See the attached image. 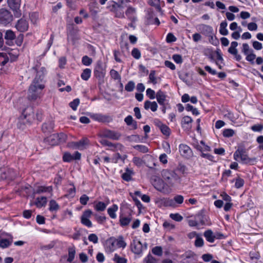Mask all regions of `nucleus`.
Returning <instances> with one entry per match:
<instances>
[{"label":"nucleus","mask_w":263,"mask_h":263,"mask_svg":"<svg viewBox=\"0 0 263 263\" xmlns=\"http://www.w3.org/2000/svg\"><path fill=\"white\" fill-rule=\"evenodd\" d=\"M36 72V76L29 87L28 98L30 100H35L40 98L42 89L44 88L43 84L45 76L46 74V70L44 67H40L36 64L32 68Z\"/></svg>","instance_id":"f257e3e1"},{"label":"nucleus","mask_w":263,"mask_h":263,"mask_svg":"<svg viewBox=\"0 0 263 263\" xmlns=\"http://www.w3.org/2000/svg\"><path fill=\"white\" fill-rule=\"evenodd\" d=\"M34 120L33 108L32 107H28L23 110L22 115L18 118L17 127L23 130L27 125H30Z\"/></svg>","instance_id":"f03ea898"},{"label":"nucleus","mask_w":263,"mask_h":263,"mask_svg":"<svg viewBox=\"0 0 263 263\" xmlns=\"http://www.w3.org/2000/svg\"><path fill=\"white\" fill-rule=\"evenodd\" d=\"M238 158H240L243 164L254 165L256 162V158H250L247 154L246 149L243 147H239L234 153V159L237 160Z\"/></svg>","instance_id":"7ed1b4c3"},{"label":"nucleus","mask_w":263,"mask_h":263,"mask_svg":"<svg viewBox=\"0 0 263 263\" xmlns=\"http://www.w3.org/2000/svg\"><path fill=\"white\" fill-rule=\"evenodd\" d=\"M163 178L170 185H173L180 180L179 176L174 171L163 170L161 173Z\"/></svg>","instance_id":"20e7f679"},{"label":"nucleus","mask_w":263,"mask_h":263,"mask_svg":"<svg viewBox=\"0 0 263 263\" xmlns=\"http://www.w3.org/2000/svg\"><path fill=\"white\" fill-rule=\"evenodd\" d=\"M106 74V65L101 61H98L94 69V75L100 81H103Z\"/></svg>","instance_id":"39448f33"},{"label":"nucleus","mask_w":263,"mask_h":263,"mask_svg":"<svg viewBox=\"0 0 263 263\" xmlns=\"http://www.w3.org/2000/svg\"><path fill=\"white\" fill-rule=\"evenodd\" d=\"M13 20V15L10 11L5 9L0 10V24L7 25Z\"/></svg>","instance_id":"423d86ee"},{"label":"nucleus","mask_w":263,"mask_h":263,"mask_svg":"<svg viewBox=\"0 0 263 263\" xmlns=\"http://www.w3.org/2000/svg\"><path fill=\"white\" fill-rule=\"evenodd\" d=\"M21 0H7L9 7L13 11L14 15L16 17L21 16V12L20 10Z\"/></svg>","instance_id":"0eeeda50"},{"label":"nucleus","mask_w":263,"mask_h":263,"mask_svg":"<svg viewBox=\"0 0 263 263\" xmlns=\"http://www.w3.org/2000/svg\"><path fill=\"white\" fill-rule=\"evenodd\" d=\"M121 136L120 133L109 129L103 130L100 135V137L101 138H107L115 140H119Z\"/></svg>","instance_id":"6e6552de"},{"label":"nucleus","mask_w":263,"mask_h":263,"mask_svg":"<svg viewBox=\"0 0 263 263\" xmlns=\"http://www.w3.org/2000/svg\"><path fill=\"white\" fill-rule=\"evenodd\" d=\"M90 117L95 121L102 123H109L112 120L110 116L101 114H92L90 115Z\"/></svg>","instance_id":"1a4fd4ad"},{"label":"nucleus","mask_w":263,"mask_h":263,"mask_svg":"<svg viewBox=\"0 0 263 263\" xmlns=\"http://www.w3.org/2000/svg\"><path fill=\"white\" fill-rule=\"evenodd\" d=\"M16 176V173L12 168H6L2 172L1 178L3 180L8 179L9 180H14Z\"/></svg>","instance_id":"9d476101"},{"label":"nucleus","mask_w":263,"mask_h":263,"mask_svg":"<svg viewBox=\"0 0 263 263\" xmlns=\"http://www.w3.org/2000/svg\"><path fill=\"white\" fill-rule=\"evenodd\" d=\"M92 214V211L88 209L83 212L81 217V223L88 228L91 227L92 225L91 221L89 219V218L90 217Z\"/></svg>","instance_id":"9b49d317"},{"label":"nucleus","mask_w":263,"mask_h":263,"mask_svg":"<svg viewBox=\"0 0 263 263\" xmlns=\"http://www.w3.org/2000/svg\"><path fill=\"white\" fill-rule=\"evenodd\" d=\"M131 251L135 254L139 255L142 252V245L141 242L134 239L130 245Z\"/></svg>","instance_id":"f8f14e48"},{"label":"nucleus","mask_w":263,"mask_h":263,"mask_svg":"<svg viewBox=\"0 0 263 263\" xmlns=\"http://www.w3.org/2000/svg\"><path fill=\"white\" fill-rule=\"evenodd\" d=\"M81 158V154L79 152H75L73 155L69 152H65L63 156V160L66 162H70L73 160H79Z\"/></svg>","instance_id":"ddd939ff"},{"label":"nucleus","mask_w":263,"mask_h":263,"mask_svg":"<svg viewBox=\"0 0 263 263\" xmlns=\"http://www.w3.org/2000/svg\"><path fill=\"white\" fill-rule=\"evenodd\" d=\"M197 30L202 34L208 36L210 35L214 31L213 27L203 24H201L197 26Z\"/></svg>","instance_id":"4468645a"},{"label":"nucleus","mask_w":263,"mask_h":263,"mask_svg":"<svg viewBox=\"0 0 263 263\" xmlns=\"http://www.w3.org/2000/svg\"><path fill=\"white\" fill-rule=\"evenodd\" d=\"M179 150L181 155L185 158H189L192 155L191 148L186 144H180L179 146Z\"/></svg>","instance_id":"2eb2a0df"},{"label":"nucleus","mask_w":263,"mask_h":263,"mask_svg":"<svg viewBox=\"0 0 263 263\" xmlns=\"http://www.w3.org/2000/svg\"><path fill=\"white\" fill-rule=\"evenodd\" d=\"M28 27L29 25L28 22L23 18L18 20L15 25V28L21 32L26 31L28 30Z\"/></svg>","instance_id":"dca6fc26"},{"label":"nucleus","mask_w":263,"mask_h":263,"mask_svg":"<svg viewBox=\"0 0 263 263\" xmlns=\"http://www.w3.org/2000/svg\"><path fill=\"white\" fill-rule=\"evenodd\" d=\"M4 32V39L6 40V44L10 46L13 45V41L16 39V35L14 32L11 30H7Z\"/></svg>","instance_id":"f3484780"},{"label":"nucleus","mask_w":263,"mask_h":263,"mask_svg":"<svg viewBox=\"0 0 263 263\" xmlns=\"http://www.w3.org/2000/svg\"><path fill=\"white\" fill-rule=\"evenodd\" d=\"M117 249L115 238L111 237L106 241L105 245V251L110 253L114 251Z\"/></svg>","instance_id":"a211bd4d"},{"label":"nucleus","mask_w":263,"mask_h":263,"mask_svg":"<svg viewBox=\"0 0 263 263\" xmlns=\"http://www.w3.org/2000/svg\"><path fill=\"white\" fill-rule=\"evenodd\" d=\"M132 214L130 213L127 217L124 215V214L122 212L120 213L119 216V222L121 227H125L129 224L132 220Z\"/></svg>","instance_id":"6ab92c4d"},{"label":"nucleus","mask_w":263,"mask_h":263,"mask_svg":"<svg viewBox=\"0 0 263 263\" xmlns=\"http://www.w3.org/2000/svg\"><path fill=\"white\" fill-rule=\"evenodd\" d=\"M53 122L52 121H48L43 124L42 130L44 133L48 134L53 131Z\"/></svg>","instance_id":"aec40b11"},{"label":"nucleus","mask_w":263,"mask_h":263,"mask_svg":"<svg viewBox=\"0 0 263 263\" xmlns=\"http://www.w3.org/2000/svg\"><path fill=\"white\" fill-rule=\"evenodd\" d=\"M9 237L8 238H5L0 236V247L2 248H6L13 242V237L11 235H9Z\"/></svg>","instance_id":"412c9836"},{"label":"nucleus","mask_w":263,"mask_h":263,"mask_svg":"<svg viewBox=\"0 0 263 263\" xmlns=\"http://www.w3.org/2000/svg\"><path fill=\"white\" fill-rule=\"evenodd\" d=\"M166 97L167 96L165 93L161 90H158L156 95L157 100L158 103L161 105H164V102L166 101Z\"/></svg>","instance_id":"4be33fe9"},{"label":"nucleus","mask_w":263,"mask_h":263,"mask_svg":"<svg viewBox=\"0 0 263 263\" xmlns=\"http://www.w3.org/2000/svg\"><path fill=\"white\" fill-rule=\"evenodd\" d=\"M153 185L156 190L162 192L164 187V183L162 179L157 177L154 180Z\"/></svg>","instance_id":"5701e85b"},{"label":"nucleus","mask_w":263,"mask_h":263,"mask_svg":"<svg viewBox=\"0 0 263 263\" xmlns=\"http://www.w3.org/2000/svg\"><path fill=\"white\" fill-rule=\"evenodd\" d=\"M144 107L146 110L151 109L152 111H156L158 108V105L155 101L151 102L150 101L147 100L145 101L144 104Z\"/></svg>","instance_id":"b1692460"},{"label":"nucleus","mask_w":263,"mask_h":263,"mask_svg":"<svg viewBox=\"0 0 263 263\" xmlns=\"http://www.w3.org/2000/svg\"><path fill=\"white\" fill-rule=\"evenodd\" d=\"M68 256L67 261L69 262H71L73 260L76 253L75 247L74 246L69 247L68 248Z\"/></svg>","instance_id":"393cba45"},{"label":"nucleus","mask_w":263,"mask_h":263,"mask_svg":"<svg viewBox=\"0 0 263 263\" xmlns=\"http://www.w3.org/2000/svg\"><path fill=\"white\" fill-rule=\"evenodd\" d=\"M118 210V206L117 204H114L111 206L107 209V213L112 219H115L117 217L116 212Z\"/></svg>","instance_id":"a878e982"},{"label":"nucleus","mask_w":263,"mask_h":263,"mask_svg":"<svg viewBox=\"0 0 263 263\" xmlns=\"http://www.w3.org/2000/svg\"><path fill=\"white\" fill-rule=\"evenodd\" d=\"M58 134H52L45 139V140L48 142L49 144L51 145H54L59 144Z\"/></svg>","instance_id":"bb28decb"},{"label":"nucleus","mask_w":263,"mask_h":263,"mask_svg":"<svg viewBox=\"0 0 263 263\" xmlns=\"http://www.w3.org/2000/svg\"><path fill=\"white\" fill-rule=\"evenodd\" d=\"M203 236L208 242L211 243L214 242V234L211 230L205 231L203 233Z\"/></svg>","instance_id":"cd10ccee"},{"label":"nucleus","mask_w":263,"mask_h":263,"mask_svg":"<svg viewBox=\"0 0 263 263\" xmlns=\"http://www.w3.org/2000/svg\"><path fill=\"white\" fill-rule=\"evenodd\" d=\"M117 248H125L127 245L126 243L124 240L122 236H119L117 238H115Z\"/></svg>","instance_id":"c85d7f7f"},{"label":"nucleus","mask_w":263,"mask_h":263,"mask_svg":"<svg viewBox=\"0 0 263 263\" xmlns=\"http://www.w3.org/2000/svg\"><path fill=\"white\" fill-rule=\"evenodd\" d=\"M47 203V198L46 197H37L36 199L35 204L37 208H42L45 206Z\"/></svg>","instance_id":"c756f323"},{"label":"nucleus","mask_w":263,"mask_h":263,"mask_svg":"<svg viewBox=\"0 0 263 263\" xmlns=\"http://www.w3.org/2000/svg\"><path fill=\"white\" fill-rule=\"evenodd\" d=\"M78 148L82 149L85 148L89 144V140L87 138H84L77 142Z\"/></svg>","instance_id":"7c9ffc66"},{"label":"nucleus","mask_w":263,"mask_h":263,"mask_svg":"<svg viewBox=\"0 0 263 263\" xmlns=\"http://www.w3.org/2000/svg\"><path fill=\"white\" fill-rule=\"evenodd\" d=\"M133 174L132 171L130 170L128 168H126L125 172L122 175V178L126 181H129L132 179V175Z\"/></svg>","instance_id":"2f4dec72"},{"label":"nucleus","mask_w":263,"mask_h":263,"mask_svg":"<svg viewBox=\"0 0 263 263\" xmlns=\"http://www.w3.org/2000/svg\"><path fill=\"white\" fill-rule=\"evenodd\" d=\"M227 23L226 21L222 22L220 24L219 32L221 35H227L228 34V30L227 29Z\"/></svg>","instance_id":"473e14b6"},{"label":"nucleus","mask_w":263,"mask_h":263,"mask_svg":"<svg viewBox=\"0 0 263 263\" xmlns=\"http://www.w3.org/2000/svg\"><path fill=\"white\" fill-rule=\"evenodd\" d=\"M91 70L89 68L85 69L81 73V78L85 81L88 80L90 77Z\"/></svg>","instance_id":"72a5a7b5"},{"label":"nucleus","mask_w":263,"mask_h":263,"mask_svg":"<svg viewBox=\"0 0 263 263\" xmlns=\"http://www.w3.org/2000/svg\"><path fill=\"white\" fill-rule=\"evenodd\" d=\"M49 210L51 212L57 211L60 209V206L54 200H51L49 202Z\"/></svg>","instance_id":"f704fd0d"},{"label":"nucleus","mask_w":263,"mask_h":263,"mask_svg":"<svg viewBox=\"0 0 263 263\" xmlns=\"http://www.w3.org/2000/svg\"><path fill=\"white\" fill-rule=\"evenodd\" d=\"M193 122V119L189 116H184L183 117L181 121V125L183 127H184V125L187 124L188 127H186L187 129H190L191 128V126H189V124Z\"/></svg>","instance_id":"c9c22d12"},{"label":"nucleus","mask_w":263,"mask_h":263,"mask_svg":"<svg viewBox=\"0 0 263 263\" xmlns=\"http://www.w3.org/2000/svg\"><path fill=\"white\" fill-rule=\"evenodd\" d=\"M112 260L116 263H127V259L126 258L120 256L117 253L114 255Z\"/></svg>","instance_id":"e433bc0d"},{"label":"nucleus","mask_w":263,"mask_h":263,"mask_svg":"<svg viewBox=\"0 0 263 263\" xmlns=\"http://www.w3.org/2000/svg\"><path fill=\"white\" fill-rule=\"evenodd\" d=\"M122 52L125 54L129 53V45L126 42L121 41L120 43Z\"/></svg>","instance_id":"4c0bfd02"},{"label":"nucleus","mask_w":263,"mask_h":263,"mask_svg":"<svg viewBox=\"0 0 263 263\" xmlns=\"http://www.w3.org/2000/svg\"><path fill=\"white\" fill-rule=\"evenodd\" d=\"M9 61V57L5 53L0 52V65L4 66Z\"/></svg>","instance_id":"58836bf2"},{"label":"nucleus","mask_w":263,"mask_h":263,"mask_svg":"<svg viewBox=\"0 0 263 263\" xmlns=\"http://www.w3.org/2000/svg\"><path fill=\"white\" fill-rule=\"evenodd\" d=\"M106 207V204L102 201H99L95 205V209L97 211H103Z\"/></svg>","instance_id":"ea45409f"},{"label":"nucleus","mask_w":263,"mask_h":263,"mask_svg":"<svg viewBox=\"0 0 263 263\" xmlns=\"http://www.w3.org/2000/svg\"><path fill=\"white\" fill-rule=\"evenodd\" d=\"M135 88V83L133 81H129L125 86V89L127 92L133 91Z\"/></svg>","instance_id":"a19ab883"},{"label":"nucleus","mask_w":263,"mask_h":263,"mask_svg":"<svg viewBox=\"0 0 263 263\" xmlns=\"http://www.w3.org/2000/svg\"><path fill=\"white\" fill-rule=\"evenodd\" d=\"M108 147H110V149L112 151H115L118 149L121 150L123 148V146L120 143H112L110 142Z\"/></svg>","instance_id":"79ce46f5"},{"label":"nucleus","mask_w":263,"mask_h":263,"mask_svg":"<svg viewBox=\"0 0 263 263\" xmlns=\"http://www.w3.org/2000/svg\"><path fill=\"white\" fill-rule=\"evenodd\" d=\"M246 59L247 61L250 62L252 64L254 63V60L256 59V55L253 53V51L251 52L246 54Z\"/></svg>","instance_id":"37998d69"},{"label":"nucleus","mask_w":263,"mask_h":263,"mask_svg":"<svg viewBox=\"0 0 263 263\" xmlns=\"http://www.w3.org/2000/svg\"><path fill=\"white\" fill-rule=\"evenodd\" d=\"M209 37V42L213 45H217L219 44V41L214 35V31L210 35L208 36Z\"/></svg>","instance_id":"c03bdc74"},{"label":"nucleus","mask_w":263,"mask_h":263,"mask_svg":"<svg viewBox=\"0 0 263 263\" xmlns=\"http://www.w3.org/2000/svg\"><path fill=\"white\" fill-rule=\"evenodd\" d=\"M161 133L165 136L168 137L171 134V129L168 126L164 124L160 129Z\"/></svg>","instance_id":"a18cd8bd"},{"label":"nucleus","mask_w":263,"mask_h":263,"mask_svg":"<svg viewBox=\"0 0 263 263\" xmlns=\"http://www.w3.org/2000/svg\"><path fill=\"white\" fill-rule=\"evenodd\" d=\"M92 60L87 55H85L82 57V63L85 66H89L91 64Z\"/></svg>","instance_id":"49530a36"},{"label":"nucleus","mask_w":263,"mask_h":263,"mask_svg":"<svg viewBox=\"0 0 263 263\" xmlns=\"http://www.w3.org/2000/svg\"><path fill=\"white\" fill-rule=\"evenodd\" d=\"M253 50L250 48L249 45L247 43H243L241 51L245 54H247L248 53L251 52Z\"/></svg>","instance_id":"de8ad7c7"},{"label":"nucleus","mask_w":263,"mask_h":263,"mask_svg":"<svg viewBox=\"0 0 263 263\" xmlns=\"http://www.w3.org/2000/svg\"><path fill=\"white\" fill-rule=\"evenodd\" d=\"M134 148L143 153H147L148 151L147 147L143 145H137L134 146Z\"/></svg>","instance_id":"09e8293b"},{"label":"nucleus","mask_w":263,"mask_h":263,"mask_svg":"<svg viewBox=\"0 0 263 263\" xmlns=\"http://www.w3.org/2000/svg\"><path fill=\"white\" fill-rule=\"evenodd\" d=\"M152 253L159 256H161L162 255V249L160 246H156L152 249Z\"/></svg>","instance_id":"8fccbe9b"},{"label":"nucleus","mask_w":263,"mask_h":263,"mask_svg":"<svg viewBox=\"0 0 263 263\" xmlns=\"http://www.w3.org/2000/svg\"><path fill=\"white\" fill-rule=\"evenodd\" d=\"M52 190V188L51 186H48V187H45V186H40L39 188L36 190L35 193L36 194H40L41 193L46 192H50Z\"/></svg>","instance_id":"3c124183"},{"label":"nucleus","mask_w":263,"mask_h":263,"mask_svg":"<svg viewBox=\"0 0 263 263\" xmlns=\"http://www.w3.org/2000/svg\"><path fill=\"white\" fill-rule=\"evenodd\" d=\"M204 245V241L203 239L199 237V236H197L196 240L195 241V246L196 247L200 248L202 247Z\"/></svg>","instance_id":"603ef678"},{"label":"nucleus","mask_w":263,"mask_h":263,"mask_svg":"<svg viewBox=\"0 0 263 263\" xmlns=\"http://www.w3.org/2000/svg\"><path fill=\"white\" fill-rule=\"evenodd\" d=\"M79 104L80 100L77 98L74 99L72 102H70L69 106L73 110H76Z\"/></svg>","instance_id":"864d4df0"},{"label":"nucleus","mask_w":263,"mask_h":263,"mask_svg":"<svg viewBox=\"0 0 263 263\" xmlns=\"http://www.w3.org/2000/svg\"><path fill=\"white\" fill-rule=\"evenodd\" d=\"M234 131L232 129H225L223 131V136L225 137L229 138L234 135Z\"/></svg>","instance_id":"5fc2aeb1"},{"label":"nucleus","mask_w":263,"mask_h":263,"mask_svg":"<svg viewBox=\"0 0 263 263\" xmlns=\"http://www.w3.org/2000/svg\"><path fill=\"white\" fill-rule=\"evenodd\" d=\"M132 56L136 59H139L141 58V52L140 50L136 48H134L132 51Z\"/></svg>","instance_id":"6e6d98bb"},{"label":"nucleus","mask_w":263,"mask_h":263,"mask_svg":"<svg viewBox=\"0 0 263 263\" xmlns=\"http://www.w3.org/2000/svg\"><path fill=\"white\" fill-rule=\"evenodd\" d=\"M170 217L174 220L176 221H181L183 219V217L178 213L171 214Z\"/></svg>","instance_id":"4d7b16f0"},{"label":"nucleus","mask_w":263,"mask_h":263,"mask_svg":"<svg viewBox=\"0 0 263 263\" xmlns=\"http://www.w3.org/2000/svg\"><path fill=\"white\" fill-rule=\"evenodd\" d=\"M110 74L111 77L115 80H121V76L117 71L112 69L110 71Z\"/></svg>","instance_id":"13d9d810"},{"label":"nucleus","mask_w":263,"mask_h":263,"mask_svg":"<svg viewBox=\"0 0 263 263\" xmlns=\"http://www.w3.org/2000/svg\"><path fill=\"white\" fill-rule=\"evenodd\" d=\"M146 96L150 99H154L156 98L155 92L154 90L152 89L151 88H147L146 91Z\"/></svg>","instance_id":"bf43d9fd"},{"label":"nucleus","mask_w":263,"mask_h":263,"mask_svg":"<svg viewBox=\"0 0 263 263\" xmlns=\"http://www.w3.org/2000/svg\"><path fill=\"white\" fill-rule=\"evenodd\" d=\"M89 199V197L86 194L82 195L80 198V202L82 205H86Z\"/></svg>","instance_id":"052dcab7"},{"label":"nucleus","mask_w":263,"mask_h":263,"mask_svg":"<svg viewBox=\"0 0 263 263\" xmlns=\"http://www.w3.org/2000/svg\"><path fill=\"white\" fill-rule=\"evenodd\" d=\"M244 180L243 179L240 178H237L236 179V181L235 183V186L237 189H239L243 186L244 185Z\"/></svg>","instance_id":"680f3d73"},{"label":"nucleus","mask_w":263,"mask_h":263,"mask_svg":"<svg viewBox=\"0 0 263 263\" xmlns=\"http://www.w3.org/2000/svg\"><path fill=\"white\" fill-rule=\"evenodd\" d=\"M172 58L177 64H181L183 62L182 57L180 54H174L172 57Z\"/></svg>","instance_id":"e2e57ef3"},{"label":"nucleus","mask_w":263,"mask_h":263,"mask_svg":"<svg viewBox=\"0 0 263 263\" xmlns=\"http://www.w3.org/2000/svg\"><path fill=\"white\" fill-rule=\"evenodd\" d=\"M58 136L59 143H64L66 141L67 136L66 134L63 133L57 134Z\"/></svg>","instance_id":"0e129e2a"},{"label":"nucleus","mask_w":263,"mask_h":263,"mask_svg":"<svg viewBox=\"0 0 263 263\" xmlns=\"http://www.w3.org/2000/svg\"><path fill=\"white\" fill-rule=\"evenodd\" d=\"M177 39L174 35L172 33H169L166 36V41L167 43L174 42L176 41Z\"/></svg>","instance_id":"69168bd1"},{"label":"nucleus","mask_w":263,"mask_h":263,"mask_svg":"<svg viewBox=\"0 0 263 263\" xmlns=\"http://www.w3.org/2000/svg\"><path fill=\"white\" fill-rule=\"evenodd\" d=\"M88 238L90 241L94 243H97L98 242V237L95 234H90L88 236Z\"/></svg>","instance_id":"338daca9"},{"label":"nucleus","mask_w":263,"mask_h":263,"mask_svg":"<svg viewBox=\"0 0 263 263\" xmlns=\"http://www.w3.org/2000/svg\"><path fill=\"white\" fill-rule=\"evenodd\" d=\"M145 260L146 261V263H157V260L153 256H152L151 254H149L145 258Z\"/></svg>","instance_id":"774afa93"}]
</instances>
